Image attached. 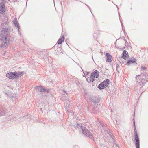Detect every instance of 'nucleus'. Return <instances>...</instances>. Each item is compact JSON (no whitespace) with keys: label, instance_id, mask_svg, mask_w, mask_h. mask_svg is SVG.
I'll list each match as a JSON object with an SVG mask.
<instances>
[{"label":"nucleus","instance_id":"obj_1","mask_svg":"<svg viewBox=\"0 0 148 148\" xmlns=\"http://www.w3.org/2000/svg\"><path fill=\"white\" fill-rule=\"evenodd\" d=\"M10 39L7 28H4L0 32V41L3 42L1 45V48H5L9 44Z\"/></svg>","mask_w":148,"mask_h":148},{"label":"nucleus","instance_id":"obj_2","mask_svg":"<svg viewBox=\"0 0 148 148\" xmlns=\"http://www.w3.org/2000/svg\"><path fill=\"white\" fill-rule=\"evenodd\" d=\"M77 126L76 127L77 128H78L79 130H82V132L84 135L88 136L92 139L94 138L93 136L92 133L84 127L80 126V125L78 124L77 125Z\"/></svg>","mask_w":148,"mask_h":148},{"label":"nucleus","instance_id":"obj_3","mask_svg":"<svg viewBox=\"0 0 148 148\" xmlns=\"http://www.w3.org/2000/svg\"><path fill=\"white\" fill-rule=\"evenodd\" d=\"M110 81L108 79H107L102 83L99 84L98 86V88L100 89H101L105 88L110 83Z\"/></svg>","mask_w":148,"mask_h":148},{"label":"nucleus","instance_id":"obj_4","mask_svg":"<svg viewBox=\"0 0 148 148\" xmlns=\"http://www.w3.org/2000/svg\"><path fill=\"white\" fill-rule=\"evenodd\" d=\"M134 120V127L135 128V129L134 130V134L135 135V140L136 141L135 142V145H136V148H139V138H138V135L137 134V133L136 132V129L135 128V121L134 120V119H133Z\"/></svg>","mask_w":148,"mask_h":148},{"label":"nucleus","instance_id":"obj_5","mask_svg":"<svg viewBox=\"0 0 148 148\" xmlns=\"http://www.w3.org/2000/svg\"><path fill=\"white\" fill-rule=\"evenodd\" d=\"M35 88L37 89V91L40 92H49V90L45 89L44 87L41 86H36Z\"/></svg>","mask_w":148,"mask_h":148},{"label":"nucleus","instance_id":"obj_6","mask_svg":"<svg viewBox=\"0 0 148 148\" xmlns=\"http://www.w3.org/2000/svg\"><path fill=\"white\" fill-rule=\"evenodd\" d=\"M6 77L10 79H13L15 78V72L9 73L6 74Z\"/></svg>","mask_w":148,"mask_h":148},{"label":"nucleus","instance_id":"obj_7","mask_svg":"<svg viewBox=\"0 0 148 148\" xmlns=\"http://www.w3.org/2000/svg\"><path fill=\"white\" fill-rule=\"evenodd\" d=\"M6 9L5 8V4L3 2H2L0 4V14H2L5 12Z\"/></svg>","mask_w":148,"mask_h":148},{"label":"nucleus","instance_id":"obj_8","mask_svg":"<svg viewBox=\"0 0 148 148\" xmlns=\"http://www.w3.org/2000/svg\"><path fill=\"white\" fill-rule=\"evenodd\" d=\"M12 22L14 24L15 26L17 27L18 28L17 29L18 31L19 30L20 26L19 23L17 20V18H14V19L13 21Z\"/></svg>","mask_w":148,"mask_h":148},{"label":"nucleus","instance_id":"obj_9","mask_svg":"<svg viewBox=\"0 0 148 148\" xmlns=\"http://www.w3.org/2000/svg\"><path fill=\"white\" fill-rule=\"evenodd\" d=\"M106 56L107 57V62H108L112 61V56L109 53H106Z\"/></svg>","mask_w":148,"mask_h":148},{"label":"nucleus","instance_id":"obj_10","mask_svg":"<svg viewBox=\"0 0 148 148\" xmlns=\"http://www.w3.org/2000/svg\"><path fill=\"white\" fill-rule=\"evenodd\" d=\"M99 73L98 71L96 70L91 74V75L94 77L97 78L99 76L98 73Z\"/></svg>","mask_w":148,"mask_h":148},{"label":"nucleus","instance_id":"obj_11","mask_svg":"<svg viewBox=\"0 0 148 148\" xmlns=\"http://www.w3.org/2000/svg\"><path fill=\"white\" fill-rule=\"evenodd\" d=\"M64 36H62L58 40L57 43L59 44H61L62 43L64 42Z\"/></svg>","mask_w":148,"mask_h":148},{"label":"nucleus","instance_id":"obj_12","mask_svg":"<svg viewBox=\"0 0 148 148\" xmlns=\"http://www.w3.org/2000/svg\"><path fill=\"white\" fill-rule=\"evenodd\" d=\"M15 78H16L18 77H20L23 74V73L22 72L17 73L15 72Z\"/></svg>","mask_w":148,"mask_h":148},{"label":"nucleus","instance_id":"obj_13","mask_svg":"<svg viewBox=\"0 0 148 148\" xmlns=\"http://www.w3.org/2000/svg\"><path fill=\"white\" fill-rule=\"evenodd\" d=\"M128 52L126 50H124L123 52L122 58L125 59L127 56H128Z\"/></svg>","mask_w":148,"mask_h":148},{"label":"nucleus","instance_id":"obj_14","mask_svg":"<svg viewBox=\"0 0 148 148\" xmlns=\"http://www.w3.org/2000/svg\"><path fill=\"white\" fill-rule=\"evenodd\" d=\"M135 61V60H130L128 61L127 63V64L128 65H129L131 63H134L136 62Z\"/></svg>","mask_w":148,"mask_h":148},{"label":"nucleus","instance_id":"obj_15","mask_svg":"<svg viewBox=\"0 0 148 148\" xmlns=\"http://www.w3.org/2000/svg\"><path fill=\"white\" fill-rule=\"evenodd\" d=\"M94 77H92L91 75L90 77V82H93L94 81Z\"/></svg>","mask_w":148,"mask_h":148},{"label":"nucleus","instance_id":"obj_16","mask_svg":"<svg viewBox=\"0 0 148 148\" xmlns=\"http://www.w3.org/2000/svg\"><path fill=\"white\" fill-rule=\"evenodd\" d=\"M7 112L6 111H5L4 112H0V116H3Z\"/></svg>","mask_w":148,"mask_h":148},{"label":"nucleus","instance_id":"obj_17","mask_svg":"<svg viewBox=\"0 0 148 148\" xmlns=\"http://www.w3.org/2000/svg\"><path fill=\"white\" fill-rule=\"evenodd\" d=\"M146 69V68L143 66L141 67V71H143L145 70Z\"/></svg>","mask_w":148,"mask_h":148},{"label":"nucleus","instance_id":"obj_18","mask_svg":"<svg viewBox=\"0 0 148 148\" xmlns=\"http://www.w3.org/2000/svg\"><path fill=\"white\" fill-rule=\"evenodd\" d=\"M140 75H137L136 76V81H137V82H138V79L140 77Z\"/></svg>","mask_w":148,"mask_h":148},{"label":"nucleus","instance_id":"obj_19","mask_svg":"<svg viewBox=\"0 0 148 148\" xmlns=\"http://www.w3.org/2000/svg\"><path fill=\"white\" fill-rule=\"evenodd\" d=\"M116 69L117 71L118 72V67L119 66V65L118 64H117L116 65Z\"/></svg>","mask_w":148,"mask_h":148},{"label":"nucleus","instance_id":"obj_20","mask_svg":"<svg viewBox=\"0 0 148 148\" xmlns=\"http://www.w3.org/2000/svg\"><path fill=\"white\" fill-rule=\"evenodd\" d=\"M108 132L109 135L111 136L112 135V134L110 132Z\"/></svg>","mask_w":148,"mask_h":148},{"label":"nucleus","instance_id":"obj_21","mask_svg":"<svg viewBox=\"0 0 148 148\" xmlns=\"http://www.w3.org/2000/svg\"><path fill=\"white\" fill-rule=\"evenodd\" d=\"M99 102V101H93V102L95 103H98V102Z\"/></svg>","mask_w":148,"mask_h":148},{"label":"nucleus","instance_id":"obj_22","mask_svg":"<svg viewBox=\"0 0 148 148\" xmlns=\"http://www.w3.org/2000/svg\"><path fill=\"white\" fill-rule=\"evenodd\" d=\"M75 148H79V147L78 145H76L75 146Z\"/></svg>","mask_w":148,"mask_h":148},{"label":"nucleus","instance_id":"obj_23","mask_svg":"<svg viewBox=\"0 0 148 148\" xmlns=\"http://www.w3.org/2000/svg\"><path fill=\"white\" fill-rule=\"evenodd\" d=\"M63 92H64L66 94H68L67 92L66 91H65V90H63Z\"/></svg>","mask_w":148,"mask_h":148},{"label":"nucleus","instance_id":"obj_24","mask_svg":"<svg viewBox=\"0 0 148 148\" xmlns=\"http://www.w3.org/2000/svg\"><path fill=\"white\" fill-rule=\"evenodd\" d=\"M2 1H3V2H3H3L5 1V0H2Z\"/></svg>","mask_w":148,"mask_h":148},{"label":"nucleus","instance_id":"obj_25","mask_svg":"<svg viewBox=\"0 0 148 148\" xmlns=\"http://www.w3.org/2000/svg\"><path fill=\"white\" fill-rule=\"evenodd\" d=\"M8 1H10V0H8Z\"/></svg>","mask_w":148,"mask_h":148}]
</instances>
